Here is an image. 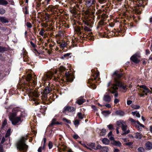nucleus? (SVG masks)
I'll use <instances>...</instances> for the list:
<instances>
[{"label":"nucleus","mask_w":152,"mask_h":152,"mask_svg":"<svg viewBox=\"0 0 152 152\" xmlns=\"http://www.w3.org/2000/svg\"><path fill=\"white\" fill-rule=\"evenodd\" d=\"M145 146L146 149L151 150L152 149V143L151 142L148 141L146 143Z\"/></svg>","instance_id":"6ab92c4d"},{"label":"nucleus","mask_w":152,"mask_h":152,"mask_svg":"<svg viewBox=\"0 0 152 152\" xmlns=\"http://www.w3.org/2000/svg\"><path fill=\"white\" fill-rule=\"evenodd\" d=\"M54 74L51 72H47L42 77V79L45 81L47 80L51 79L52 77L53 76Z\"/></svg>","instance_id":"9b49d317"},{"label":"nucleus","mask_w":152,"mask_h":152,"mask_svg":"<svg viewBox=\"0 0 152 152\" xmlns=\"http://www.w3.org/2000/svg\"><path fill=\"white\" fill-rule=\"evenodd\" d=\"M36 1L37 6L38 7H39L40 6L41 4V3H40L41 1Z\"/></svg>","instance_id":"052dcab7"},{"label":"nucleus","mask_w":152,"mask_h":152,"mask_svg":"<svg viewBox=\"0 0 152 152\" xmlns=\"http://www.w3.org/2000/svg\"><path fill=\"white\" fill-rule=\"evenodd\" d=\"M112 144L115 146L121 147V143L119 141H115L114 140L112 143Z\"/></svg>","instance_id":"412c9836"},{"label":"nucleus","mask_w":152,"mask_h":152,"mask_svg":"<svg viewBox=\"0 0 152 152\" xmlns=\"http://www.w3.org/2000/svg\"><path fill=\"white\" fill-rule=\"evenodd\" d=\"M75 111V108H74L73 107L67 106L64 107L63 112H65L66 111H68L69 112H73Z\"/></svg>","instance_id":"ddd939ff"},{"label":"nucleus","mask_w":152,"mask_h":152,"mask_svg":"<svg viewBox=\"0 0 152 152\" xmlns=\"http://www.w3.org/2000/svg\"><path fill=\"white\" fill-rule=\"evenodd\" d=\"M30 43L31 44V45L34 48H35L37 46V45H36L34 43L32 42L31 41L30 42Z\"/></svg>","instance_id":"6e6d98bb"},{"label":"nucleus","mask_w":152,"mask_h":152,"mask_svg":"<svg viewBox=\"0 0 152 152\" xmlns=\"http://www.w3.org/2000/svg\"><path fill=\"white\" fill-rule=\"evenodd\" d=\"M135 136L134 137L136 139L140 140L141 139L142 137V135L140 133L137 132L135 134Z\"/></svg>","instance_id":"a878e982"},{"label":"nucleus","mask_w":152,"mask_h":152,"mask_svg":"<svg viewBox=\"0 0 152 152\" xmlns=\"http://www.w3.org/2000/svg\"><path fill=\"white\" fill-rule=\"evenodd\" d=\"M51 90V88L50 87H47L45 88L42 94H47L50 93Z\"/></svg>","instance_id":"f3484780"},{"label":"nucleus","mask_w":152,"mask_h":152,"mask_svg":"<svg viewBox=\"0 0 152 152\" xmlns=\"http://www.w3.org/2000/svg\"><path fill=\"white\" fill-rule=\"evenodd\" d=\"M33 103L35 104V105H37L39 104V102H38V100L37 99L34 98L32 99Z\"/></svg>","instance_id":"473e14b6"},{"label":"nucleus","mask_w":152,"mask_h":152,"mask_svg":"<svg viewBox=\"0 0 152 152\" xmlns=\"http://www.w3.org/2000/svg\"><path fill=\"white\" fill-rule=\"evenodd\" d=\"M101 149L102 152H107L108 151V149L107 147L102 148Z\"/></svg>","instance_id":"f704fd0d"},{"label":"nucleus","mask_w":152,"mask_h":152,"mask_svg":"<svg viewBox=\"0 0 152 152\" xmlns=\"http://www.w3.org/2000/svg\"><path fill=\"white\" fill-rule=\"evenodd\" d=\"M103 112L107 114H110V112L108 110H105L103 111Z\"/></svg>","instance_id":"338daca9"},{"label":"nucleus","mask_w":152,"mask_h":152,"mask_svg":"<svg viewBox=\"0 0 152 152\" xmlns=\"http://www.w3.org/2000/svg\"><path fill=\"white\" fill-rule=\"evenodd\" d=\"M83 34H84V32L90 31L91 30L90 28L85 26H82Z\"/></svg>","instance_id":"5701e85b"},{"label":"nucleus","mask_w":152,"mask_h":152,"mask_svg":"<svg viewBox=\"0 0 152 152\" xmlns=\"http://www.w3.org/2000/svg\"><path fill=\"white\" fill-rule=\"evenodd\" d=\"M137 150L138 151L141 152H143L144 151V149L143 148L141 147L139 148Z\"/></svg>","instance_id":"49530a36"},{"label":"nucleus","mask_w":152,"mask_h":152,"mask_svg":"<svg viewBox=\"0 0 152 152\" xmlns=\"http://www.w3.org/2000/svg\"><path fill=\"white\" fill-rule=\"evenodd\" d=\"M77 115L78 118L81 119H83L84 118V116H85L84 114H83L81 112L78 113Z\"/></svg>","instance_id":"c85d7f7f"},{"label":"nucleus","mask_w":152,"mask_h":152,"mask_svg":"<svg viewBox=\"0 0 152 152\" xmlns=\"http://www.w3.org/2000/svg\"><path fill=\"white\" fill-rule=\"evenodd\" d=\"M85 102L86 100L85 99L81 97H80L77 99L76 102L79 105H81Z\"/></svg>","instance_id":"dca6fc26"},{"label":"nucleus","mask_w":152,"mask_h":152,"mask_svg":"<svg viewBox=\"0 0 152 152\" xmlns=\"http://www.w3.org/2000/svg\"><path fill=\"white\" fill-rule=\"evenodd\" d=\"M48 14H46V16H45V21L47 22V20H48L49 19V17Z\"/></svg>","instance_id":"3c124183"},{"label":"nucleus","mask_w":152,"mask_h":152,"mask_svg":"<svg viewBox=\"0 0 152 152\" xmlns=\"http://www.w3.org/2000/svg\"><path fill=\"white\" fill-rule=\"evenodd\" d=\"M63 121L64 122H65L68 124L71 123V121L70 120H68L65 118H64L63 119Z\"/></svg>","instance_id":"79ce46f5"},{"label":"nucleus","mask_w":152,"mask_h":152,"mask_svg":"<svg viewBox=\"0 0 152 152\" xmlns=\"http://www.w3.org/2000/svg\"><path fill=\"white\" fill-rule=\"evenodd\" d=\"M85 2V5L86 6L89 7L95 4L96 1L95 0H86Z\"/></svg>","instance_id":"f8f14e48"},{"label":"nucleus","mask_w":152,"mask_h":152,"mask_svg":"<svg viewBox=\"0 0 152 152\" xmlns=\"http://www.w3.org/2000/svg\"><path fill=\"white\" fill-rule=\"evenodd\" d=\"M99 75V73H95V74L93 76L94 78L92 77L91 79H89L87 83L89 84L88 86L90 88L93 89L96 88V86L93 83H91V81L94 80H96V79L98 78V77Z\"/></svg>","instance_id":"0eeeda50"},{"label":"nucleus","mask_w":152,"mask_h":152,"mask_svg":"<svg viewBox=\"0 0 152 152\" xmlns=\"http://www.w3.org/2000/svg\"><path fill=\"white\" fill-rule=\"evenodd\" d=\"M41 25L42 26H43L44 27H46L48 26V24L46 23H42L41 24Z\"/></svg>","instance_id":"09e8293b"},{"label":"nucleus","mask_w":152,"mask_h":152,"mask_svg":"<svg viewBox=\"0 0 152 152\" xmlns=\"http://www.w3.org/2000/svg\"><path fill=\"white\" fill-rule=\"evenodd\" d=\"M26 80L28 83L29 85L33 86L36 84V77L35 75L34 76L31 75L30 74H28L26 77Z\"/></svg>","instance_id":"423d86ee"},{"label":"nucleus","mask_w":152,"mask_h":152,"mask_svg":"<svg viewBox=\"0 0 152 152\" xmlns=\"http://www.w3.org/2000/svg\"><path fill=\"white\" fill-rule=\"evenodd\" d=\"M7 120L5 119L2 123V127L1 128H3L4 127L5 125L7 124Z\"/></svg>","instance_id":"4c0bfd02"},{"label":"nucleus","mask_w":152,"mask_h":152,"mask_svg":"<svg viewBox=\"0 0 152 152\" xmlns=\"http://www.w3.org/2000/svg\"><path fill=\"white\" fill-rule=\"evenodd\" d=\"M116 115L120 116H123L124 115V112L121 110H117L115 112Z\"/></svg>","instance_id":"b1692460"},{"label":"nucleus","mask_w":152,"mask_h":152,"mask_svg":"<svg viewBox=\"0 0 152 152\" xmlns=\"http://www.w3.org/2000/svg\"><path fill=\"white\" fill-rule=\"evenodd\" d=\"M48 146L49 148L50 149H51L52 148L53 146V144L52 142H51V141H50L48 143Z\"/></svg>","instance_id":"c03bdc74"},{"label":"nucleus","mask_w":152,"mask_h":152,"mask_svg":"<svg viewBox=\"0 0 152 152\" xmlns=\"http://www.w3.org/2000/svg\"><path fill=\"white\" fill-rule=\"evenodd\" d=\"M140 87L141 88L139 89L140 92L138 94L140 97H143L145 95H147L148 93L149 92L151 93V92L149 91L148 88L145 85L140 86Z\"/></svg>","instance_id":"39448f33"},{"label":"nucleus","mask_w":152,"mask_h":152,"mask_svg":"<svg viewBox=\"0 0 152 152\" xmlns=\"http://www.w3.org/2000/svg\"><path fill=\"white\" fill-rule=\"evenodd\" d=\"M111 140H114V138L112 136H110L108 137Z\"/></svg>","instance_id":"774afa93"},{"label":"nucleus","mask_w":152,"mask_h":152,"mask_svg":"<svg viewBox=\"0 0 152 152\" xmlns=\"http://www.w3.org/2000/svg\"><path fill=\"white\" fill-rule=\"evenodd\" d=\"M132 107L135 109H139L140 108V106L137 105H132Z\"/></svg>","instance_id":"e433bc0d"},{"label":"nucleus","mask_w":152,"mask_h":152,"mask_svg":"<svg viewBox=\"0 0 152 152\" xmlns=\"http://www.w3.org/2000/svg\"><path fill=\"white\" fill-rule=\"evenodd\" d=\"M83 22L84 24L86 25H87V26H88L89 25V22L86 20H83Z\"/></svg>","instance_id":"37998d69"},{"label":"nucleus","mask_w":152,"mask_h":152,"mask_svg":"<svg viewBox=\"0 0 152 152\" xmlns=\"http://www.w3.org/2000/svg\"><path fill=\"white\" fill-rule=\"evenodd\" d=\"M112 86L110 88L107 89V91L110 92L112 94H114V96L115 97L118 96V94L117 92L116 91L118 89V86L112 84Z\"/></svg>","instance_id":"6e6552de"},{"label":"nucleus","mask_w":152,"mask_h":152,"mask_svg":"<svg viewBox=\"0 0 152 152\" xmlns=\"http://www.w3.org/2000/svg\"><path fill=\"white\" fill-rule=\"evenodd\" d=\"M75 30L78 34L79 33L80 34H81L82 33H83L82 26L77 27L75 28Z\"/></svg>","instance_id":"4be33fe9"},{"label":"nucleus","mask_w":152,"mask_h":152,"mask_svg":"<svg viewBox=\"0 0 152 152\" xmlns=\"http://www.w3.org/2000/svg\"><path fill=\"white\" fill-rule=\"evenodd\" d=\"M133 144V143L131 142H129L126 143V145H127L128 146H130L132 145Z\"/></svg>","instance_id":"bf43d9fd"},{"label":"nucleus","mask_w":152,"mask_h":152,"mask_svg":"<svg viewBox=\"0 0 152 152\" xmlns=\"http://www.w3.org/2000/svg\"><path fill=\"white\" fill-rule=\"evenodd\" d=\"M11 130L10 129H9L7 130L6 133L5 135V137H9L10 135Z\"/></svg>","instance_id":"2f4dec72"},{"label":"nucleus","mask_w":152,"mask_h":152,"mask_svg":"<svg viewBox=\"0 0 152 152\" xmlns=\"http://www.w3.org/2000/svg\"><path fill=\"white\" fill-rule=\"evenodd\" d=\"M6 11L3 8L0 9V14L3 15L5 13Z\"/></svg>","instance_id":"58836bf2"},{"label":"nucleus","mask_w":152,"mask_h":152,"mask_svg":"<svg viewBox=\"0 0 152 152\" xmlns=\"http://www.w3.org/2000/svg\"><path fill=\"white\" fill-rule=\"evenodd\" d=\"M55 7L54 6H53L52 5H49L47 7V10H49L51 11L52 10L55 9Z\"/></svg>","instance_id":"c9c22d12"},{"label":"nucleus","mask_w":152,"mask_h":152,"mask_svg":"<svg viewBox=\"0 0 152 152\" xmlns=\"http://www.w3.org/2000/svg\"><path fill=\"white\" fill-rule=\"evenodd\" d=\"M71 53H67L66 54H64V57L69 56L71 55Z\"/></svg>","instance_id":"680f3d73"},{"label":"nucleus","mask_w":152,"mask_h":152,"mask_svg":"<svg viewBox=\"0 0 152 152\" xmlns=\"http://www.w3.org/2000/svg\"><path fill=\"white\" fill-rule=\"evenodd\" d=\"M105 106L106 107L108 108H110L111 107V105L110 104H107L105 105Z\"/></svg>","instance_id":"e2e57ef3"},{"label":"nucleus","mask_w":152,"mask_h":152,"mask_svg":"<svg viewBox=\"0 0 152 152\" xmlns=\"http://www.w3.org/2000/svg\"><path fill=\"white\" fill-rule=\"evenodd\" d=\"M125 122H124L123 121H117L116 123V124L117 126H122V124H124Z\"/></svg>","instance_id":"72a5a7b5"},{"label":"nucleus","mask_w":152,"mask_h":152,"mask_svg":"<svg viewBox=\"0 0 152 152\" xmlns=\"http://www.w3.org/2000/svg\"><path fill=\"white\" fill-rule=\"evenodd\" d=\"M59 69L60 75L64 78L61 79L62 81L67 83V82H72L73 81V75L72 73L69 71L67 72L66 69L63 66H61Z\"/></svg>","instance_id":"f03ea898"},{"label":"nucleus","mask_w":152,"mask_h":152,"mask_svg":"<svg viewBox=\"0 0 152 152\" xmlns=\"http://www.w3.org/2000/svg\"><path fill=\"white\" fill-rule=\"evenodd\" d=\"M128 126L126 125L125 122L122 124L121 126L122 130L124 132L121 134L122 135H126L128 134L130 132V130L129 129L127 130Z\"/></svg>","instance_id":"1a4fd4ad"},{"label":"nucleus","mask_w":152,"mask_h":152,"mask_svg":"<svg viewBox=\"0 0 152 152\" xmlns=\"http://www.w3.org/2000/svg\"><path fill=\"white\" fill-rule=\"evenodd\" d=\"M119 101V100L118 99H115L114 101V102L115 104H116Z\"/></svg>","instance_id":"0e129e2a"},{"label":"nucleus","mask_w":152,"mask_h":152,"mask_svg":"<svg viewBox=\"0 0 152 152\" xmlns=\"http://www.w3.org/2000/svg\"><path fill=\"white\" fill-rule=\"evenodd\" d=\"M45 32V30L44 28H42L41 29V31L39 33V34L40 35L42 36H43L44 35V33Z\"/></svg>","instance_id":"ea45409f"},{"label":"nucleus","mask_w":152,"mask_h":152,"mask_svg":"<svg viewBox=\"0 0 152 152\" xmlns=\"http://www.w3.org/2000/svg\"><path fill=\"white\" fill-rule=\"evenodd\" d=\"M57 43L60 44V47L61 48H64L66 45V43L65 41L58 42Z\"/></svg>","instance_id":"aec40b11"},{"label":"nucleus","mask_w":152,"mask_h":152,"mask_svg":"<svg viewBox=\"0 0 152 152\" xmlns=\"http://www.w3.org/2000/svg\"><path fill=\"white\" fill-rule=\"evenodd\" d=\"M74 124L75 125H78L79 124V121L77 119L75 120L74 122Z\"/></svg>","instance_id":"de8ad7c7"},{"label":"nucleus","mask_w":152,"mask_h":152,"mask_svg":"<svg viewBox=\"0 0 152 152\" xmlns=\"http://www.w3.org/2000/svg\"><path fill=\"white\" fill-rule=\"evenodd\" d=\"M26 139L25 137H22L19 140L16 144V146L18 149L20 151L26 150L28 146L26 144Z\"/></svg>","instance_id":"20e7f679"},{"label":"nucleus","mask_w":152,"mask_h":152,"mask_svg":"<svg viewBox=\"0 0 152 152\" xmlns=\"http://www.w3.org/2000/svg\"><path fill=\"white\" fill-rule=\"evenodd\" d=\"M106 130L105 129H102L101 132H100L99 135L101 136H104L106 133Z\"/></svg>","instance_id":"7c9ffc66"},{"label":"nucleus","mask_w":152,"mask_h":152,"mask_svg":"<svg viewBox=\"0 0 152 152\" xmlns=\"http://www.w3.org/2000/svg\"><path fill=\"white\" fill-rule=\"evenodd\" d=\"M60 79V77L59 76H57V78H56V77H54V80L56 81H58V80Z\"/></svg>","instance_id":"4d7b16f0"},{"label":"nucleus","mask_w":152,"mask_h":152,"mask_svg":"<svg viewBox=\"0 0 152 152\" xmlns=\"http://www.w3.org/2000/svg\"><path fill=\"white\" fill-rule=\"evenodd\" d=\"M8 116L10 120L13 125H19L23 121L22 113L18 108H14L12 113H9Z\"/></svg>","instance_id":"f257e3e1"},{"label":"nucleus","mask_w":152,"mask_h":152,"mask_svg":"<svg viewBox=\"0 0 152 152\" xmlns=\"http://www.w3.org/2000/svg\"><path fill=\"white\" fill-rule=\"evenodd\" d=\"M132 114L133 115H136V116L138 118H139L140 117V114L138 112H137V111L135 112H132Z\"/></svg>","instance_id":"c756f323"},{"label":"nucleus","mask_w":152,"mask_h":152,"mask_svg":"<svg viewBox=\"0 0 152 152\" xmlns=\"http://www.w3.org/2000/svg\"><path fill=\"white\" fill-rule=\"evenodd\" d=\"M102 141L103 143L105 145H108L110 143L109 140L107 138H104L103 139Z\"/></svg>","instance_id":"bb28decb"},{"label":"nucleus","mask_w":152,"mask_h":152,"mask_svg":"<svg viewBox=\"0 0 152 152\" xmlns=\"http://www.w3.org/2000/svg\"><path fill=\"white\" fill-rule=\"evenodd\" d=\"M51 0H45V2H43L42 4H44L45 3L46 4V5H48L49 4V2Z\"/></svg>","instance_id":"a18cd8bd"},{"label":"nucleus","mask_w":152,"mask_h":152,"mask_svg":"<svg viewBox=\"0 0 152 152\" xmlns=\"http://www.w3.org/2000/svg\"><path fill=\"white\" fill-rule=\"evenodd\" d=\"M132 101L131 100H128L127 102V103L128 105H130L132 103Z\"/></svg>","instance_id":"69168bd1"},{"label":"nucleus","mask_w":152,"mask_h":152,"mask_svg":"<svg viewBox=\"0 0 152 152\" xmlns=\"http://www.w3.org/2000/svg\"><path fill=\"white\" fill-rule=\"evenodd\" d=\"M111 97L109 95L106 93L104 95L103 97V100L105 102L107 103H109L111 101Z\"/></svg>","instance_id":"4468645a"},{"label":"nucleus","mask_w":152,"mask_h":152,"mask_svg":"<svg viewBox=\"0 0 152 152\" xmlns=\"http://www.w3.org/2000/svg\"><path fill=\"white\" fill-rule=\"evenodd\" d=\"M95 145V143H94L90 142L87 144L86 145H85V147L87 149H88L90 150H91V148L94 149Z\"/></svg>","instance_id":"2eb2a0df"},{"label":"nucleus","mask_w":152,"mask_h":152,"mask_svg":"<svg viewBox=\"0 0 152 152\" xmlns=\"http://www.w3.org/2000/svg\"><path fill=\"white\" fill-rule=\"evenodd\" d=\"M102 148V146L99 145H98L96 147L94 148V149L95 150H97V149H101Z\"/></svg>","instance_id":"603ef678"},{"label":"nucleus","mask_w":152,"mask_h":152,"mask_svg":"<svg viewBox=\"0 0 152 152\" xmlns=\"http://www.w3.org/2000/svg\"><path fill=\"white\" fill-rule=\"evenodd\" d=\"M73 137L75 139H77L79 138V136L77 134H74L73 135Z\"/></svg>","instance_id":"13d9d810"},{"label":"nucleus","mask_w":152,"mask_h":152,"mask_svg":"<svg viewBox=\"0 0 152 152\" xmlns=\"http://www.w3.org/2000/svg\"><path fill=\"white\" fill-rule=\"evenodd\" d=\"M107 126L110 130L113 129V126L111 124H110Z\"/></svg>","instance_id":"8fccbe9b"},{"label":"nucleus","mask_w":152,"mask_h":152,"mask_svg":"<svg viewBox=\"0 0 152 152\" xmlns=\"http://www.w3.org/2000/svg\"><path fill=\"white\" fill-rule=\"evenodd\" d=\"M61 124V123H60L58 121H57L56 119L54 118L52 120L49 126H52L56 124Z\"/></svg>","instance_id":"a211bd4d"},{"label":"nucleus","mask_w":152,"mask_h":152,"mask_svg":"<svg viewBox=\"0 0 152 152\" xmlns=\"http://www.w3.org/2000/svg\"><path fill=\"white\" fill-rule=\"evenodd\" d=\"M140 57V56L139 54H135L133 55L130 58L131 60L134 62L137 63H138L140 60L139 58Z\"/></svg>","instance_id":"9d476101"},{"label":"nucleus","mask_w":152,"mask_h":152,"mask_svg":"<svg viewBox=\"0 0 152 152\" xmlns=\"http://www.w3.org/2000/svg\"><path fill=\"white\" fill-rule=\"evenodd\" d=\"M122 74L120 73L119 71H116L114 72L113 74V76L114 78L115 83L113 85H115L118 86V87H121L124 90V92H125L127 89L126 86L123 85L122 83L120 81V78L122 76Z\"/></svg>","instance_id":"7ed1b4c3"},{"label":"nucleus","mask_w":152,"mask_h":152,"mask_svg":"<svg viewBox=\"0 0 152 152\" xmlns=\"http://www.w3.org/2000/svg\"><path fill=\"white\" fill-rule=\"evenodd\" d=\"M0 20L2 23H6L9 22L8 20L7 19L4 17H0Z\"/></svg>","instance_id":"393cba45"},{"label":"nucleus","mask_w":152,"mask_h":152,"mask_svg":"<svg viewBox=\"0 0 152 152\" xmlns=\"http://www.w3.org/2000/svg\"><path fill=\"white\" fill-rule=\"evenodd\" d=\"M103 25V22L102 21H101L99 22L98 24V26L97 27V28H98L99 27H100L101 26Z\"/></svg>","instance_id":"a19ab883"},{"label":"nucleus","mask_w":152,"mask_h":152,"mask_svg":"<svg viewBox=\"0 0 152 152\" xmlns=\"http://www.w3.org/2000/svg\"><path fill=\"white\" fill-rule=\"evenodd\" d=\"M26 26L28 28H31L32 27L31 23L29 22H27L26 23Z\"/></svg>","instance_id":"5fc2aeb1"},{"label":"nucleus","mask_w":152,"mask_h":152,"mask_svg":"<svg viewBox=\"0 0 152 152\" xmlns=\"http://www.w3.org/2000/svg\"><path fill=\"white\" fill-rule=\"evenodd\" d=\"M8 3V1L5 0H0V5H5Z\"/></svg>","instance_id":"cd10ccee"},{"label":"nucleus","mask_w":152,"mask_h":152,"mask_svg":"<svg viewBox=\"0 0 152 152\" xmlns=\"http://www.w3.org/2000/svg\"><path fill=\"white\" fill-rule=\"evenodd\" d=\"M106 1L105 0H98L99 3L101 4L104 3Z\"/></svg>","instance_id":"864d4df0"}]
</instances>
